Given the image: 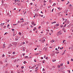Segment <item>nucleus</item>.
<instances>
[{
	"instance_id": "nucleus-1",
	"label": "nucleus",
	"mask_w": 73,
	"mask_h": 73,
	"mask_svg": "<svg viewBox=\"0 0 73 73\" xmlns=\"http://www.w3.org/2000/svg\"><path fill=\"white\" fill-rule=\"evenodd\" d=\"M54 55H55V52H54V51H52L51 55V56L53 57V56H54Z\"/></svg>"
},
{
	"instance_id": "nucleus-2",
	"label": "nucleus",
	"mask_w": 73,
	"mask_h": 73,
	"mask_svg": "<svg viewBox=\"0 0 73 73\" xmlns=\"http://www.w3.org/2000/svg\"><path fill=\"white\" fill-rule=\"evenodd\" d=\"M62 34V33L60 32V31H59L58 32L57 35H61Z\"/></svg>"
},
{
	"instance_id": "nucleus-3",
	"label": "nucleus",
	"mask_w": 73,
	"mask_h": 73,
	"mask_svg": "<svg viewBox=\"0 0 73 73\" xmlns=\"http://www.w3.org/2000/svg\"><path fill=\"white\" fill-rule=\"evenodd\" d=\"M44 49L45 51H47V50H48V47H44Z\"/></svg>"
},
{
	"instance_id": "nucleus-4",
	"label": "nucleus",
	"mask_w": 73,
	"mask_h": 73,
	"mask_svg": "<svg viewBox=\"0 0 73 73\" xmlns=\"http://www.w3.org/2000/svg\"><path fill=\"white\" fill-rule=\"evenodd\" d=\"M16 35V33H15V32H13V36H15V35Z\"/></svg>"
},
{
	"instance_id": "nucleus-5",
	"label": "nucleus",
	"mask_w": 73,
	"mask_h": 73,
	"mask_svg": "<svg viewBox=\"0 0 73 73\" xmlns=\"http://www.w3.org/2000/svg\"><path fill=\"white\" fill-rule=\"evenodd\" d=\"M35 16H36V17H37V16H38V14H37V13H35Z\"/></svg>"
},
{
	"instance_id": "nucleus-6",
	"label": "nucleus",
	"mask_w": 73,
	"mask_h": 73,
	"mask_svg": "<svg viewBox=\"0 0 73 73\" xmlns=\"http://www.w3.org/2000/svg\"><path fill=\"white\" fill-rule=\"evenodd\" d=\"M5 44H4L3 45V48H5Z\"/></svg>"
},
{
	"instance_id": "nucleus-7",
	"label": "nucleus",
	"mask_w": 73,
	"mask_h": 73,
	"mask_svg": "<svg viewBox=\"0 0 73 73\" xmlns=\"http://www.w3.org/2000/svg\"><path fill=\"white\" fill-rule=\"evenodd\" d=\"M45 39H44L42 41V42H45Z\"/></svg>"
},
{
	"instance_id": "nucleus-8",
	"label": "nucleus",
	"mask_w": 73,
	"mask_h": 73,
	"mask_svg": "<svg viewBox=\"0 0 73 73\" xmlns=\"http://www.w3.org/2000/svg\"><path fill=\"white\" fill-rule=\"evenodd\" d=\"M56 3H54L53 4V5H52V6H55V5H56Z\"/></svg>"
},
{
	"instance_id": "nucleus-9",
	"label": "nucleus",
	"mask_w": 73,
	"mask_h": 73,
	"mask_svg": "<svg viewBox=\"0 0 73 73\" xmlns=\"http://www.w3.org/2000/svg\"><path fill=\"white\" fill-rule=\"evenodd\" d=\"M31 24H33V25L35 24V22H32L31 23Z\"/></svg>"
},
{
	"instance_id": "nucleus-10",
	"label": "nucleus",
	"mask_w": 73,
	"mask_h": 73,
	"mask_svg": "<svg viewBox=\"0 0 73 73\" xmlns=\"http://www.w3.org/2000/svg\"><path fill=\"white\" fill-rule=\"evenodd\" d=\"M23 63L24 64H26V63H27V62L25 61L23 62Z\"/></svg>"
},
{
	"instance_id": "nucleus-11",
	"label": "nucleus",
	"mask_w": 73,
	"mask_h": 73,
	"mask_svg": "<svg viewBox=\"0 0 73 73\" xmlns=\"http://www.w3.org/2000/svg\"><path fill=\"white\" fill-rule=\"evenodd\" d=\"M23 12H24V15H25V13H26V12H27V11H26L25 12H24V11H23Z\"/></svg>"
},
{
	"instance_id": "nucleus-12",
	"label": "nucleus",
	"mask_w": 73,
	"mask_h": 73,
	"mask_svg": "<svg viewBox=\"0 0 73 73\" xmlns=\"http://www.w3.org/2000/svg\"><path fill=\"white\" fill-rule=\"evenodd\" d=\"M38 54H38V53H36L35 54V55H38Z\"/></svg>"
},
{
	"instance_id": "nucleus-13",
	"label": "nucleus",
	"mask_w": 73,
	"mask_h": 73,
	"mask_svg": "<svg viewBox=\"0 0 73 73\" xmlns=\"http://www.w3.org/2000/svg\"><path fill=\"white\" fill-rule=\"evenodd\" d=\"M56 23V22L55 21L53 22H52L51 23L52 24H54V23Z\"/></svg>"
},
{
	"instance_id": "nucleus-14",
	"label": "nucleus",
	"mask_w": 73,
	"mask_h": 73,
	"mask_svg": "<svg viewBox=\"0 0 73 73\" xmlns=\"http://www.w3.org/2000/svg\"><path fill=\"white\" fill-rule=\"evenodd\" d=\"M36 27H35L34 29H33V31H35V30H36Z\"/></svg>"
},
{
	"instance_id": "nucleus-15",
	"label": "nucleus",
	"mask_w": 73,
	"mask_h": 73,
	"mask_svg": "<svg viewBox=\"0 0 73 73\" xmlns=\"http://www.w3.org/2000/svg\"><path fill=\"white\" fill-rule=\"evenodd\" d=\"M60 65L61 66H63V64H60Z\"/></svg>"
},
{
	"instance_id": "nucleus-16",
	"label": "nucleus",
	"mask_w": 73,
	"mask_h": 73,
	"mask_svg": "<svg viewBox=\"0 0 73 73\" xmlns=\"http://www.w3.org/2000/svg\"><path fill=\"white\" fill-rule=\"evenodd\" d=\"M11 30H12V31H13H13H15V29H12Z\"/></svg>"
},
{
	"instance_id": "nucleus-17",
	"label": "nucleus",
	"mask_w": 73,
	"mask_h": 73,
	"mask_svg": "<svg viewBox=\"0 0 73 73\" xmlns=\"http://www.w3.org/2000/svg\"><path fill=\"white\" fill-rule=\"evenodd\" d=\"M49 2L50 3H52V0H49Z\"/></svg>"
},
{
	"instance_id": "nucleus-18",
	"label": "nucleus",
	"mask_w": 73,
	"mask_h": 73,
	"mask_svg": "<svg viewBox=\"0 0 73 73\" xmlns=\"http://www.w3.org/2000/svg\"><path fill=\"white\" fill-rule=\"evenodd\" d=\"M14 44H15V45H17V42H14Z\"/></svg>"
},
{
	"instance_id": "nucleus-19",
	"label": "nucleus",
	"mask_w": 73,
	"mask_h": 73,
	"mask_svg": "<svg viewBox=\"0 0 73 73\" xmlns=\"http://www.w3.org/2000/svg\"><path fill=\"white\" fill-rule=\"evenodd\" d=\"M65 40H63V43H64V42H65Z\"/></svg>"
},
{
	"instance_id": "nucleus-20",
	"label": "nucleus",
	"mask_w": 73,
	"mask_h": 73,
	"mask_svg": "<svg viewBox=\"0 0 73 73\" xmlns=\"http://www.w3.org/2000/svg\"><path fill=\"white\" fill-rule=\"evenodd\" d=\"M58 68H60V65H58Z\"/></svg>"
},
{
	"instance_id": "nucleus-21",
	"label": "nucleus",
	"mask_w": 73,
	"mask_h": 73,
	"mask_svg": "<svg viewBox=\"0 0 73 73\" xmlns=\"http://www.w3.org/2000/svg\"><path fill=\"white\" fill-rule=\"evenodd\" d=\"M46 1H45V0H44L43 1V3H46Z\"/></svg>"
},
{
	"instance_id": "nucleus-22",
	"label": "nucleus",
	"mask_w": 73,
	"mask_h": 73,
	"mask_svg": "<svg viewBox=\"0 0 73 73\" xmlns=\"http://www.w3.org/2000/svg\"><path fill=\"white\" fill-rule=\"evenodd\" d=\"M59 25L58 24L57 25L56 24V27H57V26H58Z\"/></svg>"
},
{
	"instance_id": "nucleus-23",
	"label": "nucleus",
	"mask_w": 73,
	"mask_h": 73,
	"mask_svg": "<svg viewBox=\"0 0 73 73\" xmlns=\"http://www.w3.org/2000/svg\"><path fill=\"white\" fill-rule=\"evenodd\" d=\"M63 48H64V47H62V48H60V49L61 50V49H63Z\"/></svg>"
},
{
	"instance_id": "nucleus-24",
	"label": "nucleus",
	"mask_w": 73,
	"mask_h": 73,
	"mask_svg": "<svg viewBox=\"0 0 73 73\" xmlns=\"http://www.w3.org/2000/svg\"><path fill=\"white\" fill-rule=\"evenodd\" d=\"M38 69H37L36 70H35V72H37V71H38Z\"/></svg>"
},
{
	"instance_id": "nucleus-25",
	"label": "nucleus",
	"mask_w": 73,
	"mask_h": 73,
	"mask_svg": "<svg viewBox=\"0 0 73 73\" xmlns=\"http://www.w3.org/2000/svg\"><path fill=\"white\" fill-rule=\"evenodd\" d=\"M0 64H3V62H2V61H0Z\"/></svg>"
},
{
	"instance_id": "nucleus-26",
	"label": "nucleus",
	"mask_w": 73,
	"mask_h": 73,
	"mask_svg": "<svg viewBox=\"0 0 73 73\" xmlns=\"http://www.w3.org/2000/svg\"><path fill=\"white\" fill-rule=\"evenodd\" d=\"M6 27V26H3V28H4V29H5V28Z\"/></svg>"
},
{
	"instance_id": "nucleus-27",
	"label": "nucleus",
	"mask_w": 73,
	"mask_h": 73,
	"mask_svg": "<svg viewBox=\"0 0 73 73\" xmlns=\"http://www.w3.org/2000/svg\"><path fill=\"white\" fill-rule=\"evenodd\" d=\"M19 35H21V33L20 32H19Z\"/></svg>"
},
{
	"instance_id": "nucleus-28",
	"label": "nucleus",
	"mask_w": 73,
	"mask_h": 73,
	"mask_svg": "<svg viewBox=\"0 0 73 73\" xmlns=\"http://www.w3.org/2000/svg\"><path fill=\"white\" fill-rule=\"evenodd\" d=\"M28 57V56H26L25 57V58H27Z\"/></svg>"
},
{
	"instance_id": "nucleus-29",
	"label": "nucleus",
	"mask_w": 73,
	"mask_h": 73,
	"mask_svg": "<svg viewBox=\"0 0 73 73\" xmlns=\"http://www.w3.org/2000/svg\"><path fill=\"white\" fill-rule=\"evenodd\" d=\"M8 65V64H7L6 65V66H7Z\"/></svg>"
},
{
	"instance_id": "nucleus-30",
	"label": "nucleus",
	"mask_w": 73,
	"mask_h": 73,
	"mask_svg": "<svg viewBox=\"0 0 73 73\" xmlns=\"http://www.w3.org/2000/svg\"><path fill=\"white\" fill-rule=\"evenodd\" d=\"M15 40H16V41H17V40H18V38H15Z\"/></svg>"
},
{
	"instance_id": "nucleus-31",
	"label": "nucleus",
	"mask_w": 73,
	"mask_h": 73,
	"mask_svg": "<svg viewBox=\"0 0 73 73\" xmlns=\"http://www.w3.org/2000/svg\"><path fill=\"white\" fill-rule=\"evenodd\" d=\"M66 26V24L64 25V27H65Z\"/></svg>"
},
{
	"instance_id": "nucleus-32",
	"label": "nucleus",
	"mask_w": 73,
	"mask_h": 73,
	"mask_svg": "<svg viewBox=\"0 0 73 73\" xmlns=\"http://www.w3.org/2000/svg\"><path fill=\"white\" fill-rule=\"evenodd\" d=\"M2 3H4V0H2Z\"/></svg>"
},
{
	"instance_id": "nucleus-33",
	"label": "nucleus",
	"mask_w": 73,
	"mask_h": 73,
	"mask_svg": "<svg viewBox=\"0 0 73 73\" xmlns=\"http://www.w3.org/2000/svg\"><path fill=\"white\" fill-rule=\"evenodd\" d=\"M25 25H26V23H25V24H23V26H25Z\"/></svg>"
},
{
	"instance_id": "nucleus-34",
	"label": "nucleus",
	"mask_w": 73,
	"mask_h": 73,
	"mask_svg": "<svg viewBox=\"0 0 73 73\" xmlns=\"http://www.w3.org/2000/svg\"><path fill=\"white\" fill-rule=\"evenodd\" d=\"M24 20V19L22 18L21 19V20Z\"/></svg>"
},
{
	"instance_id": "nucleus-35",
	"label": "nucleus",
	"mask_w": 73,
	"mask_h": 73,
	"mask_svg": "<svg viewBox=\"0 0 73 73\" xmlns=\"http://www.w3.org/2000/svg\"><path fill=\"white\" fill-rule=\"evenodd\" d=\"M21 68H22V69H24V66H22L21 67Z\"/></svg>"
},
{
	"instance_id": "nucleus-36",
	"label": "nucleus",
	"mask_w": 73,
	"mask_h": 73,
	"mask_svg": "<svg viewBox=\"0 0 73 73\" xmlns=\"http://www.w3.org/2000/svg\"><path fill=\"white\" fill-rule=\"evenodd\" d=\"M4 56H5V55H4V54H3L2 55V57H4Z\"/></svg>"
},
{
	"instance_id": "nucleus-37",
	"label": "nucleus",
	"mask_w": 73,
	"mask_h": 73,
	"mask_svg": "<svg viewBox=\"0 0 73 73\" xmlns=\"http://www.w3.org/2000/svg\"><path fill=\"white\" fill-rule=\"evenodd\" d=\"M68 3H66V5H67V4H69V1H68Z\"/></svg>"
},
{
	"instance_id": "nucleus-38",
	"label": "nucleus",
	"mask_w": 73,
	"mask_h": 73,
	"mask_svg": "<svg viewBox=\"0 0 73 73\" xmlns=\"http://www.w3.org/2000/svg\"><path fill=\"white\" fill-rule=\"evenodd\" d=\"M52 42H54V40H52Z\"/></svg>"
},
{
	"instance_id": "nucleus-39",
	"label": "nucleus",
	"mask_w": 73,
	"mask_h": 73,
	"mask_svg": "<svg viewBox=\"0 0 73 73\" xmlns=\"http://www.w3.org/2000/svg\"><path fill=\"white\" fill-rule=\"evenodd\" d=\"M8 72H7V71H5V72L4 73H8Z\"/></svg>"
},
{
	"instance_id": "nucleus-40",
	"label": "nucleus",
	"mask_w": 73,
	"mask_h": 73,
	"mask_svg": "<svg viewBox=\"0 0 73 73\" xmlns=\"http://www.w3.org/2000/svg\"><path fill=\"white\" fill-rule=\"evenodd\" d=\"M23 26H23V24L21 25V27H23Z\"/></svg>"
},
{
	"instance_id": "nucleus-41",
	"label": "nucleus",
	"mask_w": 73,
	"mask_h": 73,
	"mask_svg": "<svg viewBox=\"0 0 73 73\" xmlns=\"http://www.w3.org/2000/svg\"><path fill=\"white\" fill-rule=\"evenodd\" d=\"M13 54H15V52H13Z\"/></svg>"
},
{
	"instance_id": "nucleus-42",
	"label": "nucleus",
	"mask_w": 73,
	"mask_h": 73,
	"mask_svg": "<svg viewBox=\"0 0 73 73\" xmlns=\"http://www.w3.org/2000/svg\"><path fill=\"white\" fill-rule=\"evenodd\" d=\"M52 61L53 62H54L55 61H56V60H53Z\"/></svg>"
},
{
	"instance_id": "nucleus-43",
	"label": "nucleus",
	"mask_w": 73,
	"mask_h": 73,
	"mask_svg": "<svg viewBox=\"0 0 73 73\" xmlns=\"http://www.w3.org/2000/svg\"><path fill=\"white\" fill-rule=\"evenodd\" d=\"M9 25H8L7 26V28H8V27H9Z\"/></svg>"
},
{
	"instance_id": "nucleus-44",
	"label": "nucleus",
	"mask_w": 73,
	"mask_h": 73,
	"mask_svg": "<svg viewBox=\"0 0 73 73\" xmlns=\"http://www.w3.org/2000/svg\"><path fill=\"white\" fill-rule=\"evenodd\" d=\"M46 31L47 32H48L49 31V30H46Z\"/></svg>"
},
{
	"instance_id": "nucleus-45",
	"label": "nucleus",
	"mask_w": 73,
	"mask_h": 73,
	"mask_svg": "<svg viewBox=\"0 0 73 73\" xmlns=\"http://www.w3.org/2000/svg\"><path fill=\"white\" fill-rule=\"evenodd\" d=\"M42 70L43 71H45V69H44V68H43Z\"/></svg>"
},
{
	"instance_id": "nucleus-46",
	"label": "nucleus",
	"mask_w": 73,
	"mask_h": 73,
	"mask_svg": "<svg viewBox=\"0 0 73 73\" xmlns=\"http://www.w3.org/2000/svg\"><path fill=\"white\" fill-rule=\"evenodd\" d=\"M12 46V45L11 44H10V45H9V46Z\"/></svg>"
},
{
	"instance_id": "nucleus-47",
	"label": "nucleus",
	"mask_w": 73,
	"mask_h": 73,
	"mask_svg": "<svg viewBox=\"0 0 73 73\" xmlns=\"http://www.w3.org/2000/svg\"><path fill=\"white\" fill-rule=\"evenodd\" d=\"M71 61H73V59H71Z\"/></svg>"
},
{
	"instance_id": "nucleus-48",
	"label": "nucleus",
	"mask_w": 73,
	"mask_h": 73,
	"mask_svg": "<svg viewBox=\"0 0 73 73\" xmlns=\"http://www.w3.org/2000/svg\"><path fill=\"white\" fill-rule=\"evenodd\" d=\"M36 59H35L34 62H36Z\"/></svg>"
},
{
	"instance_id": "nucleus-49",
	"label": "nucleus",
	"mask_w": 73,
	"mask_h": 73,
	"mask_svg": "<svg viewBox=\"0 0 73 73\" xmlns=\"http://www.w3.org/2000/svg\"><path fill=\"white\" fill-rule=\"evenodd\" d=\"M65 51L64 52H63L62 54H64L65 53Z\"/></svg>"
},
{
	"instance_id": "nucleus-50",
	"label": "nucleus",
	"mask_w": 73,
	"mask_h": 73,
	"mask_svg": "<svg viewBox=\"0 0 73 73\" xmlns=\"http://www.w3.org/2000/svg\"><path fill=\"white\" fill-rule=\"evenodd\" d=\"M55 50H57V48H56Z\"/></svg>"
},
{
	"instance_id": "nucleus-51",
	"label": "nucleus",
	"mask_w": 73,
	"mask_h": 73,
	"mask_svg": "<svg viewBox=\"0 0 73 73\" xmlns=\"http://www.w3.org/2000/svg\"><path fill=\"white\" fill-rule=\"evenodd\" d=\"M16 1H17V0H15V3H16Z\"/></svg>"
},
{
	"instance_id": "nucleus-52",
	"label": "nucleus",
	"mask_w": 73,
	"mask_h": 73,
	"mask_svg": "<svg viewBox=\"0 0 73 73\" xmlns=\"http://www.w3.org/2000/svg\"><path fill=\"white\" fill-rule=\"evenodd\" d=\"M67 64H69V61H68Z\"/></svg>"
},
{
	"instance_id": "nucleus-53",
	"label": "nucleus",
	"mask_w": 73,
	"mask_h": 73,
	"mask_svg": "<svg viewBox=\"0 0 73 73\" xmlns=\"http://www.w3.org/2000/svg\"><path fill=\"white\" fill-rule=\"evenodd\" d=\"M67 23H69V21H67Z\"/></svg>"
},
{
	"instance_id": "nucleus-54",
	"label": "nucleus",
	"mask_w": 73,
	"mask_h": 73,
	"mask_svg": "<svg viewBox=\"0 0 73 73\" xmlns=\"http://www.w3.org/2000/svg\"><path fill=\"white\" fill-rule=\"evenodd\" d=\"M39 41H41V39H40L39 40Z\"/></svg>"
},
{
	"instance_id": "nucleus-55",
	"label": "nucleus",
	"mask_w": 73,
	"mask_h": 73,
	"mask_svg": "<svg viewBox=\"0 0 73 73\" xmlns=\"http://www.w3.org/2000/svg\"><path fill=\"white\" fill-rule=\"evenodd\" d=\"M30 4H31V5H33V3H30Z\"/></svg>"
},
{
	"instance_id": "nucleus-56",
	"label": "nucleus",
	"mask_w": 73,
	"mask_h": 73,
	"mask_svg": "<svg viewBox=\"0 0 73 73\" xmlns=\"http://www.w3.org/2000/svg\"><path fill=\"white\" fill-rule=\"evenodd\" d=\"M8 53L9 54H11V52H9Z\"/></svg>"
},
{
	"instance_id": "nucleus-57",
	"label": "nucleus",
	"mask_w": 73,
	"mask_h": 73,
	"mask_svg": "<svg viewBox=\"0 0 73 73\" xmlns=\"http://www.w3.org/2000/svg\"><path fill=\"white\" fill-rule=\"evenodd\" d=\"M11 73H13V71H11Z\"/></svg>"
},
{
	"instance_id": "nucleus-58",
	"label": "nucleus",
	"mask_w": 73,
	"mask_h": 73,
	"mask_svg": "<svg viewBox=\"0 0 73 73\" xmlns=\"http://www.w3.org/2000/svg\"><path fill=\"white\" fill-rule=\"evenodd\" d=\"M35 50H37V48H35Z\"/></svg>"
},
{
	"instance_id": "nucleus-59",
	"label": "nucleus",
	"mask_w": 73,
	"mask_h": 73,
	"mask_svg": "<svg viewBox=\"0 0 73 73\" xmlns=\"http://www.w3.org/2000/svg\"><path fill=\"white\" fill-rule=\"evenodd\" d=\"M9 20H8V21H7V23H8V22H9Z\"/></svg>"
},
{
	"instance_id": "nucleus-60",
	"label": "nucleus",
	"mask_w": 73,
	"mask_h": 73,
	"mask_svg": "<svg viewBox=\"0 0 73 73\" xmlns=\"http://www.w3.org/2000/svg\"><path fill=\"white\" fill-rule=\"evenodd\" d=\"M63 26L62 25H60V27H61V28H62V27Z\"/></svg>"
},
{
	"instance_id": "nucleus-61",
	"label": "nucleus",
	"mask_w": 73,
	"mask_h": 73,
	"mask_svg": "<svg viewBox=\"0 0 73 73\" xmlns=\"http://www.w3.org/2000/svg\"><path fill=\"white\" fill-rule=\"evenodd\" d=\"M7 33H5L4 34V35H6L7 34Z\"/></svg>"
},
{
	"instance_id": "nucleus-62",
	"label": "nucleus",
	"mask_w": 73,
	"mask_h": 73,
	"mask_svg": "<svg viewBox=\"0 0 73 73\" xmlns=\"http://www.w3.org/2000/svg\"><path fill=\"white\" fill-rule=\"evenodd\" d=\"M40 28H41V27H38V29H40Z\"/></svg>"
},
{
	"instance_id": "nucleus-63",
	"label": "nucleus",
	"mask_w": 73,
	"mask_h": 73,
	"mask_svg": "<svg viewBox=\"0 0 73 73\" xmlns=\"http://www.w3.org/2000/svg\"><path fill=\"white\" fill-rule=\"evenodd\" d=\"M48 57H46V59H48Z\"/></svg>"
},
{
	"instance_id": "nucleus-64",
	"label": "nucleus",
	"mask_w": 73,
	"mask_h": 73,
	"mask_svg": "<svg viewBox=\"0 0 73 73\" xmlns=\"http://www.w3.org/2000/svg\"><path fill=\"white\" fill-rule=\"evenodd\" d=\"M45 5H46V4H45V3H44V6Z\"/></svg>"
}]
</instances>
